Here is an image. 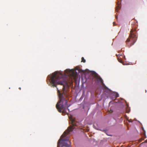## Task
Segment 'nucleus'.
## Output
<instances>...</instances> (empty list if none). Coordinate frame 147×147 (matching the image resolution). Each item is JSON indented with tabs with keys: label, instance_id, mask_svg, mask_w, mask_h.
Here are the masks:
<instances>
[{
	"label": "nucleus",
	"instance_id": "nucleus-1",
	"mask_svg": "<svg viewBox=\"0 0 147 147\" xmlns=\"http://www.w3.org/2000/svg\"><path fill=\"white\" fill-rule=\"evenodd\" d=\"M49 76L50 78V80L51 81L52 84H53V86L57 88L60 99L59 102L57 103L56 105L57 109L60 113L66 112L67 109L69 111L68 108L70 106V105H69L67 104V100L65 99L63 94L60 93L57 87V84L63 85V91L64 92L65 91V89L68 86L66 80V75H61L60 76L57 71H55Z\"/></svg>",
	"mask_w": 147,
	"mask_h": 147
},
{
	"label": "nucleus",
	"instance_id": "nucleus-2",
	"mask_svg": "<svg viewBox=\"0 0 147 147\" xmlns=\"http://www.w3.org/2000/svg\"><path fill=\"white\" fill-rule=\"evenodd\" d=\"M130 39H128L126 41V44L129 47L133 45L136 42L137 37L136 35V32L134 31L133 30L130 31L129 35Z\"/></svg>",
	"mask_w": 147,
	"mask_h": 147
},
{
	"label": "nucleus",
	"instance_id": "nucleus-3",
	"mask_svg": "<svg viewBox=\"0 0 147 147\" xmlns=\"http://www.w3.org/2000/svg\"><path fill=\"white\" fill-rule=\"evenodd\" d=\"M71 123L72 125V126H70L69 128L67 131V133L69 134L70 132H72L73 131V130L75 128V127H74L75 126H77L78 123L76 122L74 120L72 119L71 120Z\"/></svg>",
	"mask_w": 147,
	"mask_h": 147
},
{
	"label": "nucleus",
	"instance_id": "nucleus-4",
	"mask_svg": "<svg viewBox=\"0 0 147 147\" xmlns=\"http://www.w3.org/2000/svg\"><path fill=\"white\" fill-rule=\"evenodd\" d=\"M116 56L118 57V58H117L118 60V61L119 62H120L121 63H122L123 65H127V64H126L125 63H124L123 62V61L120 58L118 57L119 56H121V54H116Z\"/></svg>",
	"mask_w": 147,
	"mask_h": 147
},
{
	"label": "nucleus",
	"instance_id": "nucleus-5",
	"mask_svg": "<svg viewBox=\"0 0 147 147\" xmlns=\"http://www.w3.org/2000/svg\"><path fill=\"white\" fill-rule=\"evenodd\" d=\"M95 128L98 130H100L103 131L105 132L106 134L107 135H108L110 136V135H109L107 133V132L108 131V130H105V129H100V127H95Z\"/></svg>",
	"mask_w": 147,
	"mask_h": 147
},
{
	"label": "nucleus",
	"instance_id": "nucleus-6",
	"mask_svg": "<svg viewBox=\"0 0 147 147\" xmlns=\"http://www.w3.org/2000/svg\"><path fill=\"white\" fill-rule=\"evenodd\" d=\"M84 96H85V92L84 91H83L81 97H80V98L79 99V101H81L82 100V99H83L84 97Z\"/></svg>",
	"mask_w": 147,
	"mask_h": 147
},
{
	"label": "nucleus",
	"instance_id": "nucleus-7",
	"mask_svg": "<svg viewBox=\"0 0 147 147\" xmlns=\"http://www.w3.org/2000/svg\"><path fill=\"white\" fill-rule=\"evenodd\" d=\"M124 105L123 104H122L121 106V110L120 111V112L121 113H123L124 111Z\"/></svg>",
	"mask_w": 147,
	"mask_h": 147
},
{
	"label": "nucleus",
	"instance_id": "nucleus-8",
	"mask_svg": "<svg viewBox=\"0 0 147 147\" xmlns=\"http://www.w3.org/2000/svg\"><path fill=\"white\" fill-rule=\"evenodd\" d=\"M82 61L84 63H85L86 62V60L84 59V58L83 57H82Z\"/></svg>",
	"mask_w": 147,
	"mask_h": 147
},
{
	"label": "nucleus",
	"instance_id": "nucleus-9",
	"mask_svg": "<svg viewBox=\"0 0 147 147\" xmlns=\"http://www.w3.org/2000/svg\"><path fill=\"white\" fill-rule=\"evenodd\" d=\"M98 81L100 82H101L102 81V79L100 77L98 79Z\"/></svg>",
	"mask_w": 147,
	"mask_h": 147
},
{
	"label": "nucleus",
	"instance_id": "nucleus-10",
	"mask_svg": "<svg viewBox=\"0 0 147 147\" xmlns=\"http://www.w3.org/2000/svg\"><path fill=\"white\" fill-rule=\"evenodd\" d=\"M115 97H118L119 96V94L118 93H116L115 95Z\"/></svg>",
	"mask_w": 147,
	"mask_h": 147
},
{
	"label": "nucleus",
	"instance_id": "nucleus-11",
	"mask_svg": "<svg viewBox=\"0 0 147 147\" xmlns=\"http://www.w3.org/2000/svg\"><path fill=\"white\" fill-rule=\"evenodd\" d=\"M77 70L78 71V73L79 74L80 72L81 71V70L79 69H77Z\"/></svg>",
	"mask_w": 147,
	"mask_h": 147
},
{
	"label": "nucleus",
	"instance_id": "nucleus-12",
	"mask_svg": "<svg viewBox=\"0 0 147 147\" xmlns=\"http://www.w3.org/2000/svg\"><path fill=\"white\" fill-rule=\"evenodd\" d=\"M112 103H112V101H110L109 103V105H110Z\"/></svg>",
	"mask_w": 147,
	"mask_h": 147
},
{
	"label": "nucleus",
	"instance_id": "nucleus-13",
	"mask_svg": "<svg viewBox=\"0 0 147 147\" xmlns=\"http://www.w3.org/2000/svg\"><path fill=\"white\" fill-rule=\"evenodd\" d=\"M143 131H144V134H146V131H145L144 130V129L143 127Z\"/></svg>",
	"mask_w": 147,
	"mask_h": 147
},
{
	"label": "nucleus",
	"instance_id": "nucleus-14",
	"mask_svg": "<svg viewBox=\"0 0 147 147\" xmlns=\"http://www.w3.org/2000/svg\"><path fill=\"white\" fill-rule=\"evenodd\" d=\"M128 121L129 122H131V121H130V120H128Z\"/></svg>",
	"mask_w": 147,
	"mask_h": 147
},
{
	"label": "nucleus",
	"instance_id": "nucleus-15",
	"mask_svg": "<svg viewBox=\"0 0 147 147\" xmlns=\"http://www.w3.org/2000/svg\"><path fill=\"white\" fill-rule=\"evenodd\" d=\"M76 71V74H78V72L76 71Z\"/></svg>",
	"mask_w": 147,
	"mask_h": 147
},
{
	"label": "nucleus",
	"instance_id": "nucleus-16",
	"mask_svg": "<svg viewBox=\"0 0 147 147\" xmlns=\"http://www.w3.org/2000/svg\"><path fill=\"white\" fill-rule=\"evenodd\" d=\"M127 107H128V104H127Z\"/></svg>",
	"mask_w": 147,
	"mask_h": 147
},
{
	"label": "nucleus",
	"instance_id": "nucleus-17",
	"mask_svg": "<svg viewBox=\"0 0 147 147\" xmlns=\"http://www.w3.org/2000/svg\"><path fill=\"white\" fill-rule=\"evenodd\" d=\"M19 89L20 90L21 89V88L20 87L19 88Z\"/></svg>",
	"mask_w": 147,
	"mask_h": 147
},
{
	"label": "nucleus",
	"instance_id": "nucleus-18",
	"mask_svg": "<svg viewBox=\"0 0 147 147\" xmlns=\"http://www.w3.org/2000/svg\"><path fill=\"white\" fill-rule=\"evenodd\" d=\"M124 59H125V56H124Z\"/></svg>",
	"mask_w": 147,
	"mask_h": 147
},
{
	"label": "nucleus",
	"instance_id": "nucleus-19",
	"mask_svg": "<svg viewBox=\"0 0 147 147\" xmlns=\"http://www.w3.org/2000/svg\"><path fill=\"white\" fill-rule=\"evenodd\" d=\"M93 126H94V127H95V126H94V125H93Z\"/></svg>",
	"mask_w": 147,
	"mask_h": 147
},
{
	"label": "nucleus",
	"instance_id": "nucleus-20",
	"mask_svg": "<svg viewBox=\"0 0 147 147\" xmlns=\"http://www.w3.org/2000/svg\"><path fill=\"white\" fill-rule=\"evenodd\" d=\"M146 140L147 141V140Z\"/></svg>",
	"mask_w": 147,
	"mask_h": 147
}]
</instances>
